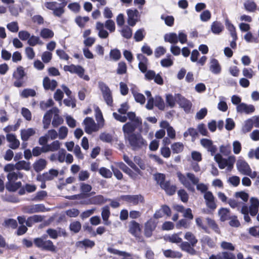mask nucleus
Listing matches in <instances>:
<instances>
[{"label":"nucleus","instance_id":"nucleus-1","mask_svg":"<svg viewBox=\"0 0 259 259\" xmlns=\"http://www.w3.org/2000/svg\"><path fill=\"white\" fill-rule=\"evenodd\" d=\"M177 177L181 183L188 190L194 192L195 186L199 182V179L191 172H187L183 175L180 172L177 173Z\"/></svg>","mask_w":259,"mask_h":259},{"label":"nucleus","instance_id":"nucleus-2","mask_svg":"<svg viewBox=\"0 0 259 259\" xmlns=\"http://www.w3.org/2000/svg\"><path fill=\"white\" fill-rule=\"evenodd\" d=\"M128 119L131 121L124 124L122 126V130L124 133L125 139H126L128 135L133 134L137 126L141 124V121L139 118L136 116L133 112H129L127 113Z\"/></svg>","mask_w":259,"mask_h":259},{"label":"nucleus","instance_id":"nucleus-3","mask_svg":"<svg viewBox=\"0 0 259 259\" xmlns=\"http://www.w3.org/2000/svg\"><path fill=\"white\" fill-rule=\"evenodd\" d=\"M126 139L128 140L129 144L133 150H139L146 148L147 146V141L139 134H131Z\"/></svg>","mask_w":259,"mask_h":259},{"label":"nucleus","instance_id":"nucleus-4","mask_svg":"<svg viewBox=\"0 0 259 259\" xmlns=\"http://www.w3.org/2000/svg\"><path fill=\"white\" fill-rule=\"evenodd\" d=\"M214 158L218 163L219 166L221 169L227 168L228 170H231L236 161V158L234 155L229 156L228 158H224L220 154H216Z\"/></svg>","mask_w":259,"mask_h":259},{"label":"nucleus","instance_id":"nucleus-5","mask_svg":"<svg viewBox=\"0 0 259 259\" xmlns=\"http://www.w3.org/2000/svg\"><path fill=\"white\" fill-rule=\"evenodd\" d=\"M34 243L36 246L42 250L51 252L56 251V247L54 245L53 242L50 240L47 239L44 237L35 238L34 240Z\"/></svg>","mask_w":259,"mask_h":259},{"label":"nucleus","instance_id":"nucleus-6","mask_svg":"<svg viewBox=\"0 0 259 259\" xmlns=\"http://www.w3.org/2000/svg\"><path fill=\"white\" fill-rule=\"evenodd\" d=\"M236 166L238 171L243 175H247L251 179H254L256 176V171L252 172L249 164L243 159H238Z\"/></svg>","mask_w":259,"mask_h":259},{"label":"nucleus","instance_id":"nucleus-7","mask_svg":"<svg viewBox=\"0 0 259 259\" xmlns=\"http://www.w3.org/2000/svg\"><path fill=\"white\" fill-rule=\"evenodd\" d=\"M65 71L70 72L71 73H75L80 77L85 80H89L90 77L87 75H84V69L79 65L71 64L70 65H65L63 67Z\"/></svg>","mask_w":259,"mask_h":259},{"label":"nucleus","instance_id":"nucleus-8","mask_svg":"<svg viewBox=\"0 0 259 259\" xmlns=\"http://www.w3.org/2000/svg\"><path fill=\"white\" fill-rule=\"evenodd\" d=\"M99 87L107 104L109 106H111L113 103V99L112 93L109 88L103 82H99Z\"/></svg>","mask_w":259,"mask_h":259},{"label":"nucleus","instance_id":"nucleus-9","mask_svg":"<svg viewBox=\"0 0 259 259\" xmlns=\"http://www.w3.org/2000/svg\"><path fill=\"white\" fill-rule=\"evenodd\" d=\"M83 124L84 126V131L88 134L97 132L101 128L91 117H86L83 121Z\"/></svg>","mask_w":259,"mask_h":259},{"label":"nucleus","instance_id":"nucleus-10","mask_svg":"<svg viewBox=\"0 0 259 259\" xmlns=\"http://www.w3.org/2000/svg\"><path fill=\"white\" fill-rule=\"evenodd\" d=\"M121 199L128 203H132L133 205H138L139 203H143L144 199L141 195H126L121 196Z\"/></svg>","mask_w":259,"mask_h":259},{"label":"nucleus","instance_id":"nucleus-11","mask_svg":"<svg viewBox=\"0 0 259 259\" xmlns=\"http://www.w3.org/2000/svg\"><path fill=\"white\" fill-rule=\"evenodd\" d=\"M203 197L205 200V204L208 208L214 210L217 208V205L215 198L211 192L208 191L205 193L203 195Z\"/></svg>","mask_w":259,"mask_h":259},{"label":"nucleus","instance_id":"nucleus-12","mask_svg":"<svg viewBox=\"0 0 259 259\" xmlns=\"http://www.w3.org/2000/svg\"><path fill=\"white\" fill-rule=\"evenodd\" d=\"M15 170L12 163L7 164L4 166V170L8 172L7 176L8 182L16 181L18 179L17 172L15 171Z\"/></svg>","mask_w":259,"mask_h":259},{"label":"nucleus","instance_id":"nucleus-13","mask_svg":"<svg viewBox=\"0 0 259 259\" xmlns=\"http://www.w3.org/2000/svg\"><path fill=\"white\" fill-rule=\"evenodd\" d=\"M24 211L27 213H34L46 211V207L42 204H33L25 207Z\"/></svg>","mask_w":259,"mask_h":259},{"label":"nucleus","instance_id":"nucleus-14","mask_svg":"<svg viewBox=\"0 0 259 259\" xmlns=\"http://www.w3.org/2000/svg\"><path fill=\"white\" fill-rule=\"evenodd\" d=\"M255 110L253 105L241 103L236 107V111L238 113L249 114L253 113Z\"/></svg>","mask_w":259,"mask_h":259},{"label":"nucleus","instance_id":"nucleus-15","mask_svg":"<svg viewBox=\"0 0 259 259\" xmlns=\"http://www.w3.org/2000/svg\"><path fill=\"white\" fill-rule=\"evenodd\" d=\"M201 145L213 155L217 151V147L213 145V142L208 139L203 138L200 140Z\"/></svg>","mask_w":259,"mask_h":259},{"label":"nucleus","instance_id":"nucleus-16","mask_svg":"<svg viewBox=\"0 0 259 259\" xmlns=\"http://www.w3.org/2000/svg\"><path fill=\"white\" fill-rule=\"evenodd\" d=\"M127 14L128 16L127 23L129 25L134 26L135 25L138 21L139 17V11L136 10H128L127 11Z\"/></svg>","mask_w":259,"mask_h":259},{"label":"nucleus","instance_id":"nucleus-17","mask_svg":"<svg viewBox=\"0 0 259 259\" xmlns=\"http://www.w3.org/2000/svg\"><path fill=\"white\" fill-rule=\"evenodd\" d=\"M59 171L57 169H51L49 171L44 173L42 175L37 178V180L46 182L51 181L57 177Z\"/></svg>","mask_w":259,"mask_h":259},{"label":"nucleus","instance_id":"nucleus-18","mask_svg":"<svg viewBox=\"0 0 259 259\" xmlns=\"http://www.w3.org/2000/svg\"><path fill=\"white\" fill-rule=\"evenodd\" d=\"M159 125L161 128L166 130L167 136L170 139H175L176 131L167 121L163 120L161 121Z\"/></svg>","mask_w":259,"mask_h":259},{"label":"nucleus","instance_id":"nucleus-19","mask_svg":"<svg viewBox=\"0 0 259 259\" xmlns=\"http://www.w3.org/2000/svg\"><path fill=\"white\" fill-rule=\"evenodd\" d=\"M249 213L251 216H255L257 213L259 208V200L255 197L250 199Z\"/></svg>","mask_w":259,"mask_h":259},{"label":"nucleus","instance_id":"nucleus-20","mask_svg":"<svg viewBox=\"0 0 259 259\" xmlns=\"http://www.w3.org/2000/svg\"><path fill=\"white\" fill-rule=\"evenodd\" d=\"M156 227V223L153 219L149 220L146 224L145 226L144 234L147 237H150L152 236V232L155 230Z\"/></svg>","mask_w":259,"mask_h":259},{"label":"nucleus","instance_id":"nucleus-21","mask_svg":"<svg viewBox=\"0 0 259 259\" xmlns=\"http://www.w3.org/2000/svg\"><path fill=\"white\" fill-rule=\"evenodd\" d=\"M128 231L136 237H138L141 232L140 224L135 221H131L128 225Z\"/></svg>","mask_w":259,"mask_h":259},{"label":"nucleus","instance_id":"nucleus-22","mask_svg":"<svg viewBox=\"0 0 259 259\" xmlns=\"http://www.w3.org/2000/svg\"><path fill=\"white\" fill-rule=\"evenodd\" d=\"M177 97L178 98V103L179 105L183 108L186 112H189L192 106V104L190 101L187 100L179 94H177Z\"/></svg>","mask_w":259,"mask_h":259},{"label":"nucleus","instance_id":"nucleus-23","mask_svg":"<svg viewBox=\"0 0 259 259\" xmlns=\"http://www.w3.org/2000/svg\"><path fill=\"white\" fill-rule=\"evenodd\" d=\"M209 70L214 74H219L222 71V67L219 61L214 59L211 58L209 62Z\"/></svg>","mask_w":259,"mask_h":259},{"label":"nucleus","instance_id":"nucleus-24","mask_svg":"<svg viewBox=\"0 0 259 259\" xmlns=\"http://www.w3.org/2000/svg\"><path fill=\"white\" fill-rule=\"evenodd\" d=\"M209 259H236V257L233 253L224 251L219 252L216 255H211Z\"/></svg>","mask_w":259,"mask_h":259},{"label":"nucleus","instance_id":"nucleus-25","mask_svg":"<svg viewBox=\"0 0 259 259\" xmlns=\"http://www.w3.org/2000/svg\"><path fill=\"white\" fill-rule=\"evenodd\" d=\"M35 133V130L33 128L22 129L20 133L21 139L23 141H27L30 137L34 135Z\"/></svg>","mask_w":259,"mask_h":259},{"label":"nucleus","instance_id":"nucleus-26","mask_svg":"<svg viewBox=\"0 0 259 259\" xmlns=\"http://www.w3.org/2000/svg\"><path fill=\"white\" fill-rule=\"evenodd\" d=\"M13 166L15 169L18 171L21 170L29 171L31 168L30 163L25 160L19 161L15 164H13Z\"/></svg>","mask_w":259,"mask_h":259},{"label":"nucleus","instance_id":"nucleus-27","mask_svg":"<svg viewBox=\"0 0 259 259\" xmlns=\"http://www.w3.org/2000/svg\"><path fill=\"white\" fill-rule=\"evenodd\" d=\"M7 141L10 143L9 147L12 149H17L19 145V141L16 139V136L12 134H7L6 136Z\"/></svg>","mask_w":259,"mask_h":259},{"label":"nucleus","instance_id":"nucleus-28","mask_svg":"<svg viewBox=\"0 0 259 259\" xmlns=\"http://www.w3.org/2000/svg\"><path fill=\"white\" fill-rule=\"evenodd\" d=\"M46 232L50 237L53 239H57L58 236L62 235L65 236L66 235L65 231L61 230L60 229L59 230H55L50 228L48 229Z\"/></svg>","mask_w":259,"mask_h":259},{"label":"nucleus","instance_id":"nucleus-29","mask_svg":"<svg viewBox=\"0 0 259 259\" xmlns=\"http://www.w3.org/2000/svg\"><path fill=\"white\" fill-rule=\"evenodd\" d=\"M96 28L98 31V36L101 38L108 37L109 33L104 29V25L100 22H97L96 25Z\"/></svg>","mask_w":259,"mask_h":259},{"label":"nucleus","instance_id":"nucleus-30","mask_svg":"<svg viewBox=\"0 0 259 259\" xmlns=\"http://www.w3.org/2000/svg\"><path fill=\"white\" fill-rule=\"evenodd\" d=\"M110 215L109 207L107 205L104 206L102 208L101 216L104 221V224L107 226L110 225L111 222L108 219Z\"/></svg>","mask_w":259,"mask_h":259},{"label":"nucleus","instance_id":"nucleus-31","mask_svg":"<svg viewBox=\"0 0 259 259\" xmlns=\"http://www.w3.org/2000/svg\"><path fill=\"white\" fill-rule=\"evenodd\" d=\"M95 111V117L97 121V124L101 128L104 125V119L103 118L102 112L98 106H95L94 107Z\"/></svg>","mask_w":259,"mask_h":259},{"label":"nucleus","instance_id":"nucleus-32","mask_svg":"<svg viewBox=\"0 0 259 259\" xmlns=\"http://www.w3.org/2000/svg\"><path fill=\"white\" fill-rule=\"evenodd\" d=\"M47 163L45 159L41 158L33 163V167L36 172H39L45 168Z\"/></svg>","mask_w":259,"mask_h":259},{"label":"nucleus","instance_id":"nucleus-33","mask_svg":"<svg viewBox=\"0 0 259 259\" xmlns=\"http://www.w3.org/2000/svg\"><path fill=\"white\" fill-rule=\"evenodd\" d=\"M210 29L213 34H219L224 30V26L221 22L214 21L212 23Z\"/></svg>","mask_w":259,"mask_h":259},{"label":"nucleus","instance_id":"nucleus-34","mask_svg":"<svg viewBox=\"0 0 259 259\" xmlns=\"http://www.w3.org/2000/svg\"><path fill=\"white\" fill-rule=\"evenodd\" d=\"M161 187L169 195L174 194L176 191V186L171 185L168 181H166L164 184H161Z\"/></svg>","mask_w":259,"mask_h":259},{"label":"nucleus","instance_id":"nucleus-35","mask_svg":"<svg viewBox=\"0 0 259 259\" xmlns=\"http://www.w3.org/2000/svg\"><path fill=\"white\" fill-rule=\"evenodd\" d=\"M44 87L46 90H54L57 85V82L55 80H51L49 77H46L43 80Z\"/></svg>","mask_w":259,"mask_h":259},{"label":"nucleus","instance_id":"nucleus-36","mask_svg":"<svg viewBox=\"0 0 259 259\" xmlns=\"http://www.w3.org/2000/svg\"><path fill=\"white\" fill-rule=\"evenodd\" d=\"M61 146V143L58 141L56 140L53 141L50 144H47L45 146V152H54L60 149Z\"/></svg>","mask_w":259,"mask_h":259},{"label":"nucleus","instance_id":"nucleus-37","mask_svg":"<svg viewBox=\"0 0 259 259\" xmlns=\"http://www.w3.org/2000/svg\"><path fill=\"white\" fill-rule=\"evenodd\" d=\"M21 182H7L6 184V188L9 191L15 192L21 187Z\"/></svg>","mask_w":259,"mask_h":259},{"label":"nucleus","instance_id":"nucleus-38","mask_svg":"<svg viewBox=\"0 0 259 259\" xmlns=\"http://www.w3.org/2000/svg\"><path fill=\"white\" fill-rule=\"evenodd\" d=\"M180 248L183 251H185L190 254L193 255L196 253L195 250L191 244L188 242H182L180 245Z\"/></svg>","mask_w":259,"mask_h":259},{"label":"nucleus","instance_id":"nucleus-39","mask_svg":"<svg viewBox=\"0 0 259 259\" xmlns=\"http://www.w3.org/2000/svg\"><path fill=\"white\" fill-rule=\"evenodd\" d=\"M166 102L167 105L170 108H173L175 106L176 102L178 103V98L177 94L173 96L171 94H167L165 97Z\"/></svg>","mask_w":259,"mask_h":259},{"label":"nucleus","instance_id":"nucleus-40","mask_svg":"<svg viewBox=\"0 0 259 259\" xmlns=\"http://www.w3.org/2000/svg\"><path fill=\"white\" fill-rule=\"evenodd\" d=\"M180 233H175L165 236L164 239L166 241L173 243H179L182 242V239L180 237Z\"/></svg>","mask_w":259,"mask_h":259},{"label":"nucleus","instance_id":"nucleus-41","mask_svg":"<svg viewBox=\"0 0 259 259\" xmlns=\"http://www.w3.org/2000/svg\"><path fill=\"white\" fill-rule=\"evenodd\" d=\"M218 214L222 222L228 220L230 218V210L226 208H221L218 211Z\"/></svg>","mask_w":259,"mask_h":259},{"label":"nucleus","instance_id":"nucleus-42","mask_svg":"<svg viewBox=\"0 0 259 259\" xmlns=\"http://www.w3.org/2000/svg\"><path fill=\"white\" fill-rule=\"evenodd\" d=\"M165 41L171 44H177L178 42V36L176 33L171 32L165 34L164 36Z\"/></svg>","mask_w":259,"mask_h":259},{"label":"nucleus","instance_id":"nucleus-43","mask_svg":"<svg viewBox=\"0 0 259 259\" xmlns=\"http://www.w3.org/2000/svg\"><path fill=\"white\" fill-rule=\"evenodd\" d=\"M107 201V199H105L103 196L100 195L93 197L89 200L90 204L95 205H101Z\"/></svg>","mask_w":259,"mask_h":259},{"label":"nucleus","instance_id":"nucleus-44","mask_svg":"<svg viewBox=\"0 0 259 259\" xmlns=\"http://www.w3.org/2000/svg\"><path fill=\"white\" fill-rule=\"evenodd\" d=\"M163 254L166 257L181 258L182 254L179 251H174L171 249L163 250Z\"/></svg>","mask_w":259,"mask_h":259},{"label":"nucleus","instance_id":"nucleus-45","mask_svg":"<svg viewBox=\"0 0 259 259\" xmlns=\"http://www.w3.org/2000/svg\"><path fill=\"white\" fill-rule=\"evenodd\" d=\"M89 17L88 16L81 17L80 16H77L75 18V22L80 28H83L85 26V24L89 21Z\"/></svg>","mask_w":259,"mask_h":259},{"label":"nucleus","instance_id":"nucleus-46","mask_svg":"<svg viewBox=\"0 0 259 259\" xmlns=\"http://www.w3.org/2000/svg\"><path fill=\"white\" fill-rule=\"evenodd\" d=\"M184 238L189 241L191 245L194 247L197 243V239L195 235L191 232H187L184 236Z\"/></svg>","mask_w":259,"mask_h":259},{"label":"nucleus","instance_id":"nucleus-47","mask_svg":"<svg viewBox=\"0 0 259 259\" xmlns=\"http://www.w3.org/2000/svg\"><path fill=\"white\" fill-rule=\"evenodd\" d=\"M226 26L227 29L229 31L230 34L234 39H237L236 29L234 26L228 20H226Z\"/></svg>","mask_w":259,"mask_h":259},{"label":"nucleus","instance_id":"nucleus-48","mask_svg":"<svg viewBox=\"0 0 259 259\" xmlns=\"http://www.w3.org/2000/svg\"><path fill=\"white\" fill-rule=\"evenodd\" d=\"M54 35L53 31L49 28H43L40 32V36L44 39L51 38Z\"/></svg>","mask_w":259,"mask_h":259},{"label":"nucleus","instance_id":"nucleus-49","mask_svg":"<svg viewBox=\"0 0 259 259\" xmlns=\"http://www.w3.org/2000/svg\"><path fill=\"white\" fill-rule=\"evenodd\" d=\"M27 44L30 46H35L36 45H41L43 44V42L39 37L32 35H30L27 41Z\"/></svg>","mask_w":259,"mask_h":259},{"label":"nucleus","instance_id":"nucleus-50","mask_svg":"<svg viewBox=\"0 0 259 259\" xmlns=\"http://www.w3.org/2000/svg\"><path fill=\"white\" fill-rule=\"evenodd\" d=\"M234 197L236 198H240L242 201V204H245L247 202L249 198V195L248 193L244 191L237 192L234 194Z\"/></svg>","mask_w":259,"mask_h":259},{"label":"nucleus","instance_id":"nucleus-51","mask_svg":"<svg viewBox=\"0 0 259 259\" xmlns=\"http://www.w3.org/2000/svg\"><path fill=\"white\" fill-rule=\"evenodd\" d=\"M25 75V73L24 70L22 66H18L17 68L16 71H15L13 74V77L18 80L22 79Z\"/></svg>","mask_w":259,"mask_h":259},{"label":"nucleus","instance_id":"nucleus-52","mask_svg":"<svg viewBox=\"0 0 259 259\" xmlns=\"http://www.w3.org/2000/svg\"><path fill=\"white\" fill-rule=\"evenodd\" d=\"M120 32L122 36L126 39L130 38L132 36V30L127 26L122 27Z\"/></svg>","mask_w":259,"mask_h":259},{"label":"nucleus","instance_id":"nucleus-53","mask_svg":"<svg viewBox=\"0 0 259 259\" xmlns=\"http://www.w3.org/2000/svg\"><path fill=\"white\" fill-rule=\"evenodd\" d=\"M132 93L137 102H138L141 104H144L145 103V98L142 94L135 91H133Z\"/></svg>","mask_w":259,"mask_h":259},{"label":"nucleus","instance_id":"nucleus-54","mask_svg":"<svg viewBox=\"0 0 259 259\" xmlns=\"http://www.w3.org/2000/svg\"><path fill=\"white\" fill-rule=\"evenodd\" d=\"M171 148L173 153H179L183 151L184 149V145L182 143L176 142L171 145Z\"/></svg>","mask_w":259,"mask_h":259},{"label":"nucleus","instance_id":"nucleus-55","mask_svg":"<svg viewBox=\"0 0 259 259\" xmlns=\"http://www.w3.org/2000/svg\"><path fill=\"white\" fill-rule=\"evenodd\" d=\"M154 99L155 106L159 110H163L165 108V104L162 98L160 96H156Z\"/></svg>","mask_w":259,"mask_h":259},{"label":"nucleus","instance_id":"nucleus-56","mask_svg":"<svg viewBox=\"0 0 259 259\" xmlns=\"http://www.w3.org/2000/svg\"><path fill=\"white\" fill-rule=\"evenodd\" d=\"M228 204L232 208H237L239 210L242 204V202L239 201L235 199H229L227 201Z\"/></svg>","mask_w":259,"mask_h":259},{"label":"nucleus","instance_id":"nucleus-57","mask_svg":"<svg viewBox=\"0 0 259 259\" xmlns=\"http://www.w3.org/2000/svg\"><path fill=\"white\" fill-rule=\"evenodd\" d=\"M245 9L249 12H253L256 10V5L255 3L251 0L246 1L244 4Z\"/></svg>","mask_w":259,"mask_h":259},{"label":"nucleus","instance_id":"nucleus-58","mask_svg":"<svg viewBox=\"0 0 259 259\" xmlns=\"http://www.w3.org/2000/svg\"><path fill=\"white\" fill-rule=\"evenodd\" d=\"M36 95V92L33 89H26L23 90L20 93V95L23 98H28L29 97H34Z\"/></svg>","mask_w":259,"mask_h":259},{"label":"nucleus","instance_id":"nucleus-59","mask_svg":"<svg viewBox=\"0 0 259 259\" xmlns=\"http://www.w3.org/2000/svg\"><path fill=\"white\" fill-rule=\"evenodd\" d=\"M51 118L52 115H51V112H47L44 116L42 120L44 128L45 129H47L49 128L50 124Z\"/></svg>","mask_w":259,"mask_h":259},{"label":"nucleus","instance_id":"nucleus-60","mask_svg":"<svg viewBox=\"0 0 259 259\" xmlns=\"http://www.w3.org/2000/svg\"><path fill=\"white\" fill-rule=\"evenodd\" d=\"M233 153L238 155L240 154L242 150V145L241 143L237 140L234 141L232 143Z\"/></svg>","mask_w":259,"mask_h":259},{"label":"nucleus","instance_id":"nucleus-61","mask_svg":"<svg viewBox=\"0 0 259 259\" xmlns=\"http://www.w3.org/2000/svg\"><path fill=\"white\" fill-rule=\"evenodd\" d=\"M200 241L202 244L207 245L210 247H213L215 246L214 241L208 236H203Z\"/></svg>","mask_w":259,"mask_h":259},{"label":"nucleus","instance_id":"nucleus-62","mask_svg":"<svg viewBox=\"0 0 259 259\" xmlns=\"http://www.w3.org/2000/svg\"><path fill=\"white\" fill-rule=\"evenodd\" d=\"M47 196V193L45 191L37 192L35 196L32 198L33 201H40L42 200Z\"/></svg>","mask_w":259,"mask_h":259},{"label":"nucleus","instance_id":"nucleus-63","mask_svg":"<svg viewBox=\"0 0 259 259\" xmlns=\"http://www.w3.org/2000/svg\"><path fill=\"white\" fill-rule=\"evenodd\" d=\"M100 139L103 142L111 143L113 141L112 136L107 133L104 132L100 134Z\"/></svg>","mask_w":259,"mask_h":259},{"label":"nucleus","instance_id":"nucleus-64","mask_svg":"<svg viewBox=\"0 0 259 259\" xmlns=\"http://www.w3.org/2000/svg\"><path fill=\"white\" fill-rule=\"evenodd\" d=\"M253 125L252 119H248L244 122V124L242 127V131L245 133L249 132L252 128Z\"/></svg>","mask_w":259,"mask_h":259}]
</instances>
